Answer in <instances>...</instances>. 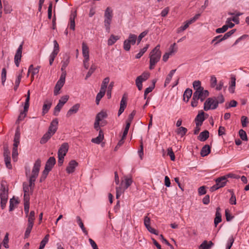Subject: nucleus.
I'll return each mask as SVG.
<instances>
[{
	"label": "nucleus",
	"mask_w": 249,
	"mask_h": 249,
	"mask_svg": "<svg viewBox=\"0 0 249 249\" xmlns=\"http://www.w3.org/2000/svg\"><path fill=\"white\" fill-rule=\"evenodd\" d=\"M148 215H149V214L148 213L147 215L145 216L144 217V220H143L144 225L145 227H146V228L147 229V230L150 232H151V233L156 234V235H158V231L155 229H154L150 227L151 219H150V217H149L148 216Z\"/></svg>",
	"instance_id": "11"
},
{
	"label": "nucleus",
	"mask_w": 249,
	"mask_h": 249,
	"mask_svg": "<svg viewBox=\"0 0 249 249\" xmlns=\"http://www.w3.org/2000/svg\"><path fill=\"white\" fill-rule=\"evenodd\" d=\"M218 107L217 103L215 102V97L208 98L204 104V110L215 109Z\"/></svg>",
	"instance_id": "8"
},
{
	"label": "nucleus",
	"mask_w": 249,
	"mask_h": 249,
	"mask_svg": "<svg viewBox=\"0 0 249 249\" xmlns=\"http://www.w3.org/2000/svg\"><path fill=\"white\" fill-rule=\"evenodd\" d=\"M167 155L170 156L171 160L172 161H174L175 160V156L174 153L173 151L172 148L169 147L167 149Z\"/></svg>",
	"instance_id": "55"
},
{
	"label": "nucleus",
	"mask_w": 249,
	"mask_h": 249,
	"mask_svg": "<svg viewBox=\"0 0 249 249\" xmlns=\"http://www.w3.org/2000/svg\"><path fill=\"white\" fill-rule=\"evenodd\" d=\"M137 39L138 44L140 43V35L137 38V36L135 35L130 34L128 39L125 40L124 42V50L128 51L130 49V44L134 45L135 44Z\"/></svg>",
	"instance_id": "5"
},
{
	"label": "nucleus",
	"mask_w": 249,
	"mask_h": 249,
	"mask_svg": "<svg viewBox=\"0 0 249 249\" xmlns=\"http://www.w3.org/2000/svg\"><path fill=\"white\" fill-rule=\"evenodd\" d=\"M211 152V148L209 145H204L200 152L201 156L205 157L207 156Z\"/></svg>",
	"instance_id": "31"
},
{
	"label": "nucleus",
	"mask_w": 249,
	"mask_h": 249,
	"mask_svg": "<svg viewBox=\"0 0 249 249\" xmlns=\"http://www.w3.org/2000/svg\"><path fill=\"white\" fill-rule=\"evenodd\" d=\"M178 48L176 46V44L174 43L170 46L169 51L168 52L171 55H173L175 53L177 52Z\"/></svg>",
	"instance_id": "46"
},
{
	"label": "nucleus",
	"mask_w": 249,
	"mask_h": 249,
	"mask_svg": "<svg viewBox=\"0 0 249 249\" xmlns=\"http://www.w3.org/2000/svg\"><path fill=\"white\" fill-rule=\"evenodd\" d=\"M228 30V27L225 26V25H223L221 28H219L216 29L215 32L217 34H220L225 33Z\"/></svg>",
	"instance_id": "60"
},
{
	"label": "nucleus",
	"mask_w": 249,
	"mask_h": 249,
	"mask_svg": "<svg viewBox=\"0 0 249 249\" xmlns=\"http://www.w3.org/2000/svg\"><path fill=\"white\" fill-rule=\"evenodd\" d=\"M239 135L240 138L243 141H247L248 140V138H247L246 132L244 130L240 129L239 131Z\"/></svg>",
	"instance_id": "52"
},
{
	"label": "nucleus",
	"mask_w": 249,
	"mask_h": 249,
	"mask_svg": "<svg viewBox=\"0 0 249 249\" xmlns=\"http://www.w3.org/2000/svg\"><path fill=\"white\" fill-rule=\"evenodd\" d=\"M52 6H53V2L51 1L49 3V5L48 9V17L49 19H51L52 18Z\"/></svg>",
	"instance_id": "64"
},
{
	"label": "nucleus",
	"mask_w": 249,
	"mask_h": 249,
	"mask_svg": "<svg viewBox=\"0 0 249 249\" xmlns=\"http://www.w3.org/2000/svg\"><path fill=\"white\" fill-rule=\"evenodd\" d=\"M52 104V102L50 101L45 100L44 101L42 107V114L43 115L48 112V111L51 107Z\"/></svg>",
	"instance_id": "20"
},
{
	"label": "nucleus",
	"mask_w": 249,
	"mask_h": 249,
	"mask_svg": "<svg viewBox=\"0 0 249 249\" xmlns=\"http://www.w3.org/2000/svg\"><path fill=\"white\" fill-rule=\"evenodd\" d=\"M106 91L102 90H100V92L97 94L96 97V103L97 105L99 104V102L102 97L105 95Z\"/></svg>",
	"instance_id": "45"
},
{
	"label": "nucleus",
	"mask_w": 249,
	"mask_h": 249,
	"mask_svg": "<svg viewBox=\"0 0 249 249\" xmlns=\"http://www.w3.org/2000/svg\"><path fill=\"white\" fill-rule=\"evenodd\" d=\"M96 69V67L94 64H92L91 66L89 71L88 72V73L86 76V77H85L86 80H87L88 78H89L91 75V74L94 72V71H95Z\"/></svg>",
	"instance_id": "47"
},
{
	"label": "nucleus",
	"mask_w": 249,
	"mask_h": 249,
	"mask_svg": "<svg viewBox=\"0 0 249 249\" xmlns=\"http://www.w3.org/2000/svg\"><path fill=\"white\" fill-rule=\"evenodd\" d=\"M116 198L118 199L120 196L123 194L125 189H123L121 187H116Z\"/></svg>",
	"instance_id": "63"
},
{
	"label": "nucleus",
	"mask_w": 249,
	"mask_h": 249,
	"mask_svg": "<svg viewBox=\"0 0 249 249\" xmlns=\"http://www.w3.org/2000/svg\"><path fill=\"white\" fill-rule=\"evenodd\" d=\"M18 201L14 197L10 200L9 211H12L15 209V205L18 204Z\"/></svg>",
	"instance_id": "43"
},
{
	"label": "nucleus",
	"mask_w": 249,
	"mask_h": 249,
	"mask_svg": "<svg viewBox=\"0 0 249 249\" xmlns=\"http://www.w3.org/2000/svg\"><path fill=\"white\" fill-rule=\"evenodd\" d=\"M107 116V114L106 112L101 111L97 114L95 120L99 122H101L103 119L106 118Z\"/></svg>",
	"instance_id": "33"
},
{
	"label": "nucleus",
	"mask_w": 249,
	"mask_h": 249,
	"mask_svg": "<svg viewBox=\"0 0 249 249\" xmlns=\"http://www.w3.org/2000/svg\"><path fill=\"white\" fill-rule=\"evenodd\" d=\"M157 82V80L155 79H153L152 80V84L147 88H146L144 91V99H146V95L150 92H151L155 87V84Z\"/></svg>",
	"instance_id": "27"
},
{
	"label": "nucleus",
	"mask_w": 249,
	"mask_h": 249,
	"mask_svg": "<svg viewBox=\"0 0 249 249\" xmlns=\"http://www.w3.org/2000/svg\"><path fill=\"white\" fill-rule=\"evenodd\" d=\"M54 48L53 52V53L58 54L59 52V44L57 43L56 40H54L53 41Z\"/></svg>",
	"instance_id": "61"
},
{
	"label": "nucleus",
	"mask_w": 249,
	"mask_h": 249,
	"mask_svg": "<svg viewBox=\"0 0 249 249\" xmlns=\"http://www.w3.org/2000/svg\"><path fill=\"white\" fill-rule=\"evenodd\" d=\"M23 43L24 42H22L21 44L19 46L14 57L15 63L16 66L18 67H19V63L20 62L21 58L22 56V51Z\"/></svg>",
	"instance_id": "10"
},
{
	"label": "nucleus",
	"mask_w": 249,
	"mask_h": 249,
	"mask_svg": "<svg viewBox=\"0 0 249 249\" xmlns=\"http://www.w3.org/2000/svg\"><path fill=\"white\" fill-rule=\"evenodd\" d=\"M19 140L20 133L17 130L14 136L13 146H15V147H18V145L19 144Z\"/></svg>",
	"instance_id": "36"
},
{
	"label": "nucleus",
	"mask_w": 249,
	"mask_h": 249,
	"mask_svg": "<svg viewBox=\"0 0 249 249\" xmlns=\"http://www.w3.org/2000/svg\"><path fill=\"white\" fill-rule=\"evenodd\" d=\"M113 18V10L110 7H107L104 14V25L107 32L110 31V25Z\"/></svg>",
	"instance_id": "3"
},
{
	"label": "nucleus",
	"mask_w": 249,
	"mask_h": 249,
	"mask_svg": "<svg viewBox=\"0 0 249 249\" xmlns=\"http://www.w3.org/2000/svg\"><path fill=\"white\" fill-rule=\"evenodd\" d=\"M150 73L148 71H144L141 74V83L143 81H146L149 77ZM142 87V84H141V87Z\"/></svg>",
	"instance_id": "53"
},
{
	"label": "nucleus",
	"mask_w": 249,
	"mask_h": 249,
	"mask_svg": "<svg viewBox=\"0 0 249 249\" xmlns=\"http://www.w3.org/2000/svg\"><path fill=\"white\" fill-rule=\"evenodd\" d=\"M187 132V129L184 127L181 126L176 130L177 133L181 137L184 136Z\"/></svg>",
	"instance_id": "38"
},
{
	"label": "nucleus",
	"mask_w": 249,
	"mask_h": 249,
	"mask_svg": "<svg viewBox=\"0 0 249 249\" xmlns=\"http://www.w3.org/2000/svg\"><path fill=\"white\" fill-rule=\"evenodd\" d=\"M80 107L79 104H76L73 106L67 112L66 116L67 117L71 116L72 114L76 113Z\"/></svg>",
	"instance_id": "18"
},
{
	"label": "nucleus",
	"mask_w": 249,
	"mask_h": 249,
	"mask_svg": "<svg viewBox=\"0 0 249 249\" xmlns=\"http://www.w3.org/2000/svg\"><path fill=\"white\" fill-rule=\"evenodd\" d=\"M225 99L222 94H220L216 98L215 97V102L217 103V106L219 103H223Z\"/></svg>",
	"instance_id": "62"
},
{
	"label": "nucleus",
	"mask_w": 249,
	"mask_h": 249,
	"mask_svg": "<svg viewBox=\"0 0 249 249\" xmlns=\"http://www.w3.org/2000/svg\"><path fill=\"white\" fill-rule=\"evenodd\" d=\"M76 220H77V222L78 223V224L79 225V227H80V228L81 229V230H82L83 232L86 234V235H87L88 232L86 230L84 225V224L82 222V220L81 219V218H80V216H76Z\"/></svg>",
	"instance_id": "32"
},
{
	"label": "nucleus",
	"mask_w": 249,
	"mask_h": 249,
	"mask_svg": "<svg viewBox=\"0 0 249 249\" xmlns=\"http://www.w3.org/2000/svg\"><path fill=\"white\" fill-rule=\"evenodd\" d=\"M41 166V160L39 159H37L35 161L32 171V175L29 178V182L35 183L36 178L38 175V173Z\"/></svg>",
	"instance_id": "6"
},
{
	"label": "nucleus",
	"mask_w": 249,
	"mask_h": 249,
	"mask_svg": "<svg viewBox=\"0 0 249 249\" xmlns=\"http://www.w3.org/2000/svg\"><path fill=\"white\" fill-rule=\"evenodd\" d=\"M28 110V109H27L26 110H25V106H24V109L22 111L20 112L19 115L18 117L17 121L20 122L22 121L24 118L26 116L27 112Z\"/></svg>",
	"instance_id": "44"
},
{
	"label": "nucleus",
	"mask_w": 249,
	"mask_h": 249,
	"mask_svg": "<svg viewBox=\"0 0 249 249\" xmlns=\"http://www.w3.org/2000/svg\"><path fill=\"white\" fill-rule=\"evenodd\" d=\"M18 156V147H15V146H13L12 150V158L14 161L17 160Z\"/></svg>",
	"instance_id": "48"
},
{
	"label": "nucleus",
	"mask_w": 249,
	"mask_h": 249,
	"mask_svg": "<svg viewBox=\"0 0 249 249\" xmlns=\"http://www.w3.org/2000/svg\"><path fill=\"white\" fill-rule=\"evenodd\" d=\"M230 192H231V197L230 199V203L231 204V205H235L236 204V196H235V195H234V193L233 192V191L230 190Z\"/></svg>",
	"instance_id": "54"
},
{
	"label": "nucleus",
	"mask_w": 249,
	"mask_h": 249,
	"mask_svg": "<svg viewBox=\"0 0 249 249\" xmlns=\"http://www.w3.org/2000/svg\"><path fill=\"white\" fill-rule=\"evenodd\" d=\"M192 95V90L190 89H187L183 94V100L188 102Z\"/></svg>",
	"instance_id": "30"
},
{
	"label": "nucleus",
	"mask_w": 249,
	"mask_h": 249,
	"mask_svg": "<svg viewBox=\"0 0 249 249\" xmlns=\"http://www.w3.org/2000/svg\"><path fill=\"white\" fill-rule=\"evenodd\" d=\"M234 239L232 236H231L228 239V243L227 244L226 249H231L233 242Z\"/></svg>",
	"instance_id": "58"
},
{
	"label": "nucleus",
	"mask_w": 249,
	"mask_h": 249,
	"mask_svg": "<svg viewBox=\"0 0 249 249\" xmlns=\"http://www.w3.org/2000/svg\"><path fill=\"white\" fill-rule=\"evenodd\" d=\"M66 72H63L60 76V79L57 82L54 89V95H57L59 93V91L62 88L65 82Z\"/></svg>",
	"instance_id": "7"
},
{
	"label": "nucleus",
	"mask_w": 249,
	"mask_h": 249,
	"mask_svg": "<svg viewBox=\"0 0 249 249\" xmlns=\"http://www.w3.org/2000/svg\"><path fill=\"white\" fill-rule=\"evenodd\" d=\"M236 78L235 76H232L231 77V86L229 88V90L231 93L234 92V88L235 87Z\"/></svg>",
	"instance_id": "41"
},
{
	"label": "nucleus",
	"mask_w": 249,
	"mask_h": 249,
	"mask_svg": "<svg viewBox=\"0 0 249 249\" xmlns=\"http://www.w3.org/2000/svg\"><path fill=\"white\" fill-rule=\"evenodd\" d=\"M30 96V90H28L27 95H26V98L25 102L24 103L25 110H26L27 109H29V107Z\"/></svg>",
	"instance_id": "50"
},
{
	"label": "nucleus",
	"mask_w": 249,
	"mask_h": 249,
	"mask_svg": "<svg viewBox=\"0 0 249 249\" xmlns=\"http://www.w3.org/2000/svg\"><path fill=\"white\" fill-rule=\"evenodd\" d=\"M220 210V208H217L216 209V213H215V217L214 220V225H215V227L222 220L221 214L219 212Z\"/></svg>",
	"instance_id": "29"
},
{
	"label": "nucleus",
	"mask_w": 249,
	"mask_h": 249,
	"mask_svg": "<svg viewBox=\"0 0 249 249\" xmlns=\"http://www.w3.org/2000/svg\"><path fill=\"white\" fill-rule=\"evenodd\" d=\"M50 235L49 234H46L42 240L41 241L40 243L39 248L40 249H43L46 245V244L48 243L49 241Z\"/></svg>",
	"instance_id": "37"
},
{
	"label": "nucleus",
	"mask_w": 249,
	"mask_h": 249,
	"mask_svg": "<svg viewBox=\"0 0 249 249\" xmlns=\"http://www.w3.org/2000/svg\"><path fill=\"white\" fill-rule=\"evenodd\" d=\"M215 182L217 184H218V186L219 188L223 187L226 185V184L227 182V177L224 176L218 178L215 180Z\"/></svg>",
	"instance_id": "17"
},
{
	"label": "nucleus",
	"mask_w": 249,
	"mask_h": 249,
	"mask_svg": "<svg viewBox=\"0 0 249 249\" xmlns=\"http://www.w3.org/2000/svg\"><path fill=\"white\" fill-rule=\"evenodd\" d=\"M10 152L7 144H5L3 146V157L4 159L10 158Z\"/></svg>",
	"instance_id": "39"
},
{
	"label": "nucleus",
	"mask_w": 249,
	"mask_h": 249,
	"mask_svg": "<svg viewBox=\"0 0 249 249\" xmlns=\"http://www.w3.org/2000/svg\"><path fill=\"white\" fill-rule=\"evenodd\" d=\"M104 139V133L103 131L100 129L99 132L98 136L95 138L91 139V142L96 143V144H99Z\"/></svg>",
	"instance_id": "19"
},
{
	"label": "nucleus",
	"mask_w": 249,
	"mask_h": 249,
	"mask_svg": "<svg viewBox=\"0 0 249 249\" xmlns=\"http://www.w3.org/2000/svg\"><path fill=\"white\" fill-rule=\"evenodd\" d=\"M132 183V180L131 178H125L124 183L122 182L121 185L123 186L124 189H126L129 186L131 185Z\"/></svg>",
	"instance_id": "40"
},
{
	"label": "nucleus",
	"mask_w": 249,
	"mask_h": 249,
	"mask_svg": "<svg viewBox=\"0 0 249 249\" xmlns=\"http://www.w3.org/2000/svg\"><path fill=\"white\" fill-rule=\"evenodd\" d=\"M69 149V144L67 142H64L61 144V146L58 149V155L66 156Z\"/></svg>",
	"instance_id": "15"
},
{
	"label": "nucleus",
	"mask_w": 249,
	"mask_h": 249,
	"mask_svg": "<svg viewBox=\"0 0 249 249\" xmlns=\"http://www.w3.org/2000/svg\"><path fill=\"white\" fill-rule=\"evenodd\" d=\"M126 101L127 98L125 97V94H124L120 102V107L118 113V115L119 116L124 111L126 107Z\"/></svg>",
	"instance_id": "14"
},
{
	"label": "nucleus",
	"mask_w": 249,
	"mask_h": 249,
	"mask_svg": "<svg viewBox=\"0 0 249 249\" xmlns=\"http://www.w3.org/2000/svg\"><path fill=\"white\" fill-rule=\"evenodd\" d=\"M6 79V70L3 68L1 71V84L3 86L4 85Z\"/></svg>",
	"instance_id": "51"
},
{
	"label": "nucleus",
	"mask_w": 249,
	"mask_h": 249,
	"mask_svg": "<svg viewBox=\"0 0 249 249\" xmlns=\"http://www.w3.org/2000/svg\"><path fill=\"white\" fill-rule=\"evenodd\" d=\"M209 137V132L208 130L201 132L198 136V139L201 142L205 141Z\"/></svg>",
	"instance_id": "26"
},
{
	"label": "nucleus",
	"mask_w": 249,
	"mask_h": 249,
	"mask_svg": "<svg viewBox=\"0 0 249 249\" xmlns=\"http://www.w3.org/2000/svg\"><path fill=\"white\" fill-rule=\"evenodd\" d=\"M119 39V37L118 36H115L113 35H111L109 38V39L107 40V44L109 46L112 45L113 44H114L117 40H118Z\"/></svg>",
	"instance_id": "35"
},
{
	"label": "nucleus",
	"mask_w": 249,
	"mask_h": 249,
	"mask_svg": "<svg viewBox=\"0 0 249 249\" xmlns=\"http://www.w3.org/2000/svg\"><path fill=\"white\" fill-rule=\"evenodd\" d=\"M23 190L24 192V194H29L30 190V187L28 186L27 183L24 182L23 183Z\"/></svg>",
	"instance_id": "59"
},
{
	"label": "nucleus",
	"mask_w": 249,
	"mask_h": 249,
	"mask_svg": "<svg viewBox=\"0 0 249 249\" xmlns=\"http://www.w3.org/2000/svg\"><path fill=\"white\" fill-rule=\"evenodd\" d=\"M213 245V243L212 241H210L209 242H208L206 240H205L200 245L199 249H210Z\"/></svg>",
	"instance_id": "28"
},
{
	"label": "nucleus",
	"mask_w": 249,
	"mask_h": 249,
	"mask_svg": "<svg viewBox=\"0 0 249 249\" xmlns=\"http://www.w3.org/2000/svg\"><path fill=\"white\" fill-rule=\"evenodd\" d=\"M76 17V11L72 13L70 18V28L72 30H75V18Z\"/></svg>",
	"instance_id": "23"
},
{
	"label": "nucleus",
	"mask_w": 249,
	"mask_h": 249,
	"mask_svg": "<svg viewBox=\"0 0 249 249\" xmlns=\"http://www.w3.org/2000/svg\"><path fill=\"white\" fill-rule=\"evenodd\" d=\"M209 95V92L207 90H204V89L200 91H195L193 93V98L191 101V106L193 107H196L198 105L199 99L203 102L206 97Z\"/></svg>",
	"instance_id": "1"
},
{
	"label": "nucleus",
	"mask_w": 249,
	"mask_h": 249,
	"mask_svg": "<svg viewBox=\"0 0 249 249\" xmlns=\"http://www.w3.org/2000/svg\"><path fill=\"white\" fill-rule=\"evenodd\" d=\"M58 121L57 119H53L50 124L49 127L48 132H50L53 135H54L57 129Z\"/></svg>",
	"instance_id": "12"
},
{
	"label": "nucleus",
	"mask_w": 249,
	"mask_h": 249,
	"mask_svg": "<svg viewBox=\"0 0 249 249\" xmlns=\"http://www.w3.org/2000/svg\"><path fill=\"white\" fill-rule=\"evenodd\" d=\"M82 54L84 59H89V49L86 43H82Z\"/></svg>",
	"instance_id": "21"
},
{
	"label": "nucleus",
	"mask_w": 249,
	"mask_h": 249,
	"mask_svg": "<svg viewBox=\"0 0 249 249\" xmlns=\"http://www.w3.org/2000/svg\"><path fill=\"white\" fill-rule=\"evenodd\" d=\"M235 29H232L229 32L226 33L219 40H218L214 45L217 44L218 43L225 40L230 37L234 32H235Z\"/></svg>",
	"instance_id": "24"
},
{
	"label": "nucleus",
	"mask_w": 249,
	"mask_h": 249,
	"mask_svg": "<svg viewBox=\"0 0 249 249\" xmlns=\"http://www.w3.org/2000/svg\"><path fill=\"white\" fill-rule=\"evenodd\" d=\"M69 98L68 95H65L62 96L59 100V102L54 108L53 115L54 116H58L61 108L68 101Z\"/></svg>",
	"instance_id": "9"
},
{
	"label": "nucleus",
	"mask_w": 249,
	"mask_h": 249,
	"mask_svg": "<svg viewBox=\"0 0 249 249\" xmlns=\"http://www.w3.org/2000/svg\"><path fill=\"white\" fill-rule=\"evenodd\" d=\"M28 217V224L26 228L24 238H27L29 237L30 234L33 227L34 221L35 220V212L34 211H31Z\"/></svg>",
	"instance_id": "4"
},
{
	"label": "nucleus",
	"mask_w": 249,
	"mask_h": 249,
	"mask_svg": "<svg viewBox=\"0 0 249 249\" xmlns=\"http://www.w3.org/2000/svg\"><path fill=\"white\" fill-rule=\"evenodd\" d=\"M53 135L50 133V132L47 131L43 135L42 137L41 138L40 143L41 144L46 143Z\"/></svg>",
	"instance_id": "25"
},
{
	"label": "nucleus",
	"mask_w": 249,
	"mask_h": 249,
	"mask_svg": "<svg viewBox=\"0 0 249 249\" xmlns=\"http://www.w3.org/2000/svg\"><path fill=\"white\" fill-rule=\"evenodd\" d=\"M78 162L75 160H71L67 167L66 170L67 173L71 174L74 172L75 168L78 166Z\"/></svg>",
	"instance_id": "13"
},
{
	"label": "nucleus",
	"mask_w": 249,
	"mask_h": 249,
	"mask_svg": "<svg viewBox=\"0 0 249 249\" xmlns=\"http://www.w3.org/2000/svg\"><path fill=\"white\" fill-rule=\"evenodd\" d=\"M56 163L55 159L53 157H51L47 160L45 168L49 169L51 171Z\"/></svg>",
	"instance_id": "16"
},
{
	"label": "nucleus",
	"mask_w": 249,
	"mask_h": 249,
	"mask_svg": "<svg viewBox=\"0 0 249 249\" xmlns=\"http://www.w3.org/2000/svg\"><path fill=\"white\" fill-rule=\"evenodd\" d=\"M204 120V112L201 111L197 114L195 118L196 124H198L201 125Z\"/></svg>",
	"instance_id": "22"
},
{
	"label": "nucleus",
	"mask_w": 249,
	"mask_h": 249,
	"mask_svg": "<svg viewBox=\"0 0 249 249\" xmlns=\"http://www.w3.org/2000/svg\"><path fill=\"white\" fill-rule=\"evenodd\" d=\"M160 45H158L150 53V66L149 69H154L156 64L160 60L161 53L160 50Z\"/></svg>",
	"instance_id": "2"
},
{
	"label": "nucleus",
	"mask_w": 249,
	"mask_h": 249,
	"mask_svg": "<svg viewBox=\"0 0 249 249\" xmlns=\"http://www.w3.org/2000/svg\"><path fill=\"white\" fill-rule=\"evenodd\" d=\"M8 235H9L8 233H6L5 235L3 240L2 241L3 246L6 249H8L9 248V246L8 245V242H9Z\"/></svg>",
	"instance_id": "49"
},
{
	"label": "nucleus",
	"mask_w": 249,
	"mask_h": 249,
	"mask_svg": "<svg viewBox=\"0 0 249 249\" xmlns=\"http://www.w3.org/2000/svg\"><path fill=\"white\" fill-rule=\"evenodd\" d=\"M200 16V14H196L193 18H191L190 20L186 21V22L189 25L195 22Z\"/></svg>",
	"instance_id": "56"
},
{
	"label": "nucleus",
	"mask_w": 249,
	"mask_h": 249,
	"mask_svg": "<svg viewBox=\"0 0 249 249\" xmlns=\"http://www.w3.org/2000/svg\"><path fill=\"white\" fill-rule=\"evenodd\" d=\"M193 86L195 91H200V90L204 89L201 85V82L199 80H196L194 81Z\"/></svg>",
	"instance_id": "34"
},
{
	"label": "nucleus",
	"mask_w": 249,
	"mask_h": 249,
	"mask_svg": "<svg viewBox=\"0 0 249 249\" xmlns=\"http://www.w3.org/2000/svg\"><path fill=\"white\" fill-rule=\"evenodd\" d=\"M109 82V78L106 77L103 81L100 90L106 91L107 84Z\"/></svg>",
	"instance_id": "42"
},
{
	"label": "nucleus",
	"mask_w": 249,
	"mask_h": 249,
	"mask_svg": "<svg viewBox=\"0 0 249 249\" xmlns=\"http://www.w3.org/2000/svg\"><path fill=\"white\" fill-rule=\"evenodd\" d=\"M114 83L113 82H111L109 84V85L108 87L107 90V96L108 97V98H110L111 97V90L114 86Z\"/></svg>",
	"instance_id": "57"
}]
</instances>
